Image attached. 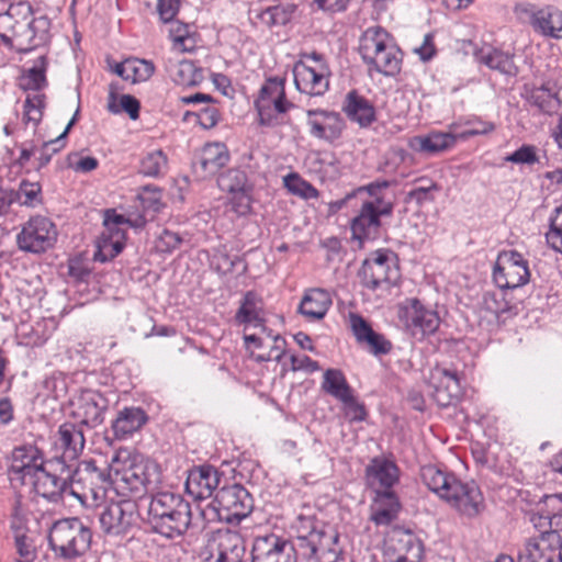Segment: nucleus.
I'll list each match as a JSON object with an SVG mask.
<instances>
[{"instance_id":"nucleus-19","label":"nucleus","mask_w":562,"mask_h":562,"mask_svg":"<svg viewBox=\"0 0 562 562\" xmlns=\"http://www.w3.org/2000/svg\"><path fill=\"white\" fill-rule=\"evenodd\" d=\"M293 76L295 87L300 92L323 95L329 89L330 70L327 64L311 67L299 61L293 68Z\"/></svg>"},{"instance_id":"nucleus-48","label":"nucleus","mask_w":562,"mask_h":562,"mask_svg":"<svg viewBox=\"0 0 562 562\" xmlns=\"http://www.w3.org/2000/svg\"><path fill=\"white\" fill-rule=\"evenodd\" d=\"M507 290L508 289L498 288V291L485 292L482 301L483 308L495 315L497 318H501L505 314H515V305L512 301L506 299Z\"/></svg>"},{"instance_id":"nucleus-1","label":"nucleus","mask_w":562,"mask_h":562,"mask_svg":"<svg viewBox=\"0 0 562 562\" xmlns=\"http://www.w3.org/2000/svg\"><path fill=\"white\" fill-rule=\"evenodd\" d=\"M50 20L46 15L33 16L27 2L10 4L0 13V38L18 53H29L49 41Z\"/></svg>"},{"instance_id":"nucleus-63","label":"nucleus","mask_w":562,"mask_h":562,"mask_svg":"<svg viewBox=\"0 0 562 562\" xmlns=\"http://www.w3.org/2000/svg\"><path fill=\"white\" fill-rule=\"evenodd\" d=\"M15 548L20 557L18 562H33L36 558V552L32 540L25 535L18 533L15 536Z\"/></svg>"},{"instance_id":"nucleus-23","label":"nucleus","mask_w":562,"mask_h":562,"mask_svg":"<svg viewBox=\"0 0 562 562\" xmlns=\"http://www.w3.org/2000/svg\"><path fill=\"white\" fill-rule=\"evenodd\" d=\"M221 481L218 471L210 465L203 464L190 471L186 481V491L196 501L211 497Z\"/></svg>"},{"instance_id":"nucleus-64","label":"nucleus","mask_w":562,"mask_h":562,"mask_svg":"<svg viewBox=\"0 0 562 562\" xmlns=\"http://www.w3.org/2000/svg\"><path fill=\"white\" fill-rule=\"evenodd\" d=\"M363 344H367L370 351L375 356L386 355L392 349V342L376 331H373Z\"/></svg>"},{"instance_id":"nucleus-40","label":"nucleus","mask_w":562,"mask_h":562,"mask_svg":"<svg viewBox=\"0 0 562 562\" xmlns=\"http://www.w3.org/2000/svg\"><path fill=\"white\" fill-rule=\"evenodd\" d=\"M560 544V535L555 531H543L539 541L528 540L518 553V562H539L546 560V550Z\"/></svg>"},{"instance_id":"nucleus-12","label":"nucleus","mask_w":562,"mask_h":562,"mask_svg":"<svg viewBox=\"0 0 562 562\" xmlns=\"http://www.w3.org/2000/svg\"><path fill=\"white\" fill-rule=\"evenodd\" d=\"M528 260L516 250L503 251L497 256L493 280L497 288L514 290L529 282Z\"/></svg>"},{"instance_id":"nucleus-31","label":"nucleus","mask_w":562,"mask_h":562,"mask_svg":"<svg viewBox=\"0 0 562 562\" xmlns=\"http://www.w3.org/2000/svg\"><path fill=\"white\" fill-rule=\"evenodd\" d=\"M261 297L254 291H247L240 300L234 321L237 325H252L255 327H260L263 333L270 335V330L265 326V319L261 316Z\"/></svg>"},{"instance_id":"nucleus-9","label":"nucleus","mask_w":562,"mask_h":562,"mask_svg":"<svg viewBox=\"0 0 562 562\" xmlns=\"http://www.w3.org/2000/svg\"><path fill=\"white\" fill-rule=\"evenodd\" d=\"M46 69L47 58L40 56L21 80V87L27 92L24 102V120L32 122L35 126L42 121L45 108L46 95L42 90L47 86Z\"/></svg>"},{"instance_id":"nucleus-36","label":"nucleus","mask_w":562,"mask_h":562,"mask_svg":"<svg viewBox=\"0 0 562 562\" xmlns=\"http://www.w3.org/2000/svg\"><path fill=\"white\" fill-rule=\"evenodd\" d=\"M392 37L381 26L367 29L360 37L359 52L367 64L389 46L393 45Z\"/></svg>"},{"instance_id":"nucleus-4","label":"nucleus","mask_w":562,"mask_h":562,"mask_svg":"<svg viewBox=\"0 0 562 562\" xmlns=\"http://www.w3.org/2000/svg\"><path fill=\"white\" fill-rule=\"evenodd\" d=\"M296 547L304 559L337 562L342 548L338 532L314 517L300 516L296 525Z\"/></svg>"},{"instance_id":"nucleus-25","label":"nucleus","mask_w":562,"mask_h":562,"mask_svg":"<svg viewBox=\"0 0 562 562\" xmlns=\"http://www.w3.org/2000/svg\"><path fill=\"white\" fill-rule=\"evenodd\" d=\"M431 379L436 381L432 397L439 406L447 407L459 398L461 386L457 371L437 367Z\"/></svg>"},{"instance_id":"nucleus-6","label":"nucleus","mask_w":562,"mask_h":562,"mask_svg":"<svg viewBox=\"0 0 562 562\" xmlns=\"http://www.w3.org/2000/svg\"><path fill=\"white\" fill-rule=\"evenodd\" d=\"M91 541V529L77 517L55 521L48 535L50 549L65 560L82 557L90 549Z\"/></svg>"},{"instance_id":"nucleus-55","label":"nucleus","mask_w":562,"mask_h":562,"mask_svg":"<svg viewBox=\"0 0 562 562\" xmlns=\"http://www.w3.org/2000/svg\"><path fill=\"white\" fill-rule=\"evenodd\" d=\"M128 81L132 83L145 82L155 72L153 61L136 57L128 58Z\"/></svg>"},{"instance_id":"nucleus-37","label":"nucleus","mask_w":562,"mask_h":562,"mask_svg":"<svg viewBox=\"0 0 562 562\" xmlns=\"http://www.w3.org/2000/svg\"><path fill=\"white\" fill-rule=\"evenodd\" d=\"M474 56L480 64L485 65L492 70H497L510 77L518 75V67L513 60L514 56L508 53L486 46L475 50Z\"/></svg>"},{"instance_id":"nucleus-49","label":"nucleus","mask_w":562,"mask_h":562,"mask_svg":"<svg viewBox=\"0 0 562 562\" xmlns=\"http://www.w3.org/2000/svg\"><path fill=\"white\" fill-rule=\"evenodd\" d=\"M414 183L417 186L407 192V201H414L419 206L426 202L435 201L434 192L440 190L437 182L427 177H418L414 180Z\"/></svg>"},{"instance_id":"nucleus-35","label":"nucleus","mask_w":562,"mask_h":562,"mask_svg":"<svg viewBox=\"0 0 562 562\" xmlns=\"http://www.w3.org/2000/svg\"><path fill=\"white\" fill-rule=\"evenodd\" d=\"M147 422L148 415L143 408L124 407L119 411L116 418L112 422V430L115 438L125 439L138 431Z\"/></svg>"},{"instance_id":"nucleus-13","label":"nucleus","mask_w":562,"mask_h":562,"mask_svg":"<svg viewBox=\"0 0 562 562\" xmlns=\"http://www.w3.org/2000/svg\"><path fill=\"white\" fill-rule=\"evenodd\" d=\"M71 416L80 426L99 427L109 409V400L99 391L82 390L71 402Z\"/></svg>"},{"instance_id":"nucleus-46","label":"nucleus","mask_w":562,"mask_h":562,"mask_svg":"<svg viewBox=\"0 0 562 562\" xmlns=\"http://www.w3.org/2000/svg\"><path fill=\"white\" fill-rule=\"evenodd\" d=\"M297 7L293 3H280L261 11L257 16L268 27L286 25L294 16Z\"/></svg>"},{"instance_id":"nucleus-27","label":"nucleus","mask_w":562,"mask_h":562,"mask_svg":"<svg viewBox=\"0 0 562 562\" xmlns=\"http://www.w3.org/2000/svg\"><path fill=\"white\" fill-rule=\"evenodd\" d=\"M366 474L371 486L378 485L379 491H392L398 482L400 469L393 460L375 457L367 465Z\"/></svg>"},{"instance_id":"nucleus-44","label":"nucleus","mask_w":562,"mask_h":562,"mask_svg":"<svg viewBox=\"0 0 562 562\" xmlns=\"http://www.w3.org/2000/svg\"><path fill=\"white\" fill-rule=\"evenodd\" d=\"M170 78L176 85L183 87L198 86L203 80L202 69L191 60H178L168 67Z\"/></svg>"},{"instance_id":"nucleus-54","label":"nucleus","mask_w":562,"mask_h":562,"mask_svg":"<svg viewBox=\"0 0 562 562\" xmlns=\"http://www.w3.org/2000/svg\"><path fill=\"white\" fill-rule=\"evenodd\" d=\"M137 199L145 211L154 213L159 212L164 207L162 190L155 184H147L140 188Z\"/></svg>"},{"instance_id":"nucleus-24","label":"nucleus","mask_w":562,"mask_h":562,"mask_svg":"<svg viewBox=\"0 0 562 562\" xmlns=\"http://www.w3.org/2000/svg\"><path fill=\"white\" fill-rule=\"evenodd\" d=\"M307 124L312 136L326 140L337 139L344 128L339 113L326 110H308Z\"/></svg>"},{"instance_id":"nucleus-62","label":"nucleus","mask_w":562,"mask_h":562,"mask_svg":"<svg viewBox=\"0 0 562 562\" xmlns=\"http://www.w3.org/2000/svg\"><path fill=\"white\" fill-rule=\"evenodd\" d=\"M252 190H246L241 192H234L231 199L232 210L238 216H245L251 211V193Z\"/></svg>"},{"instance_id":"nucleus-32","label":"nucleus","mask_w":562,"mask_h":562,"mask_svg":"<svg viewBox=\"0 0 562 562\" xmlns=\"http://www.w3.org/2000/svg\"><path fill=\"white\" fill-rule=\"evenodd\" d=\"M342 111L350 121L358 123L360 127L370 126L376 119L373 104L356 90L347 93Z\"/></svg>"},{"instance_id":"nucleus-60","label":"nucleus","mask_w":562,"mask_h":562,"mask_svg":"<svg viewBox=\"0 0 562 562\" xmlns=\"http://www.w3.org/2000/svg\"><path fill=\"white\" fill-rule=\"evenodd\" d=\"M345 401H340L345 406V415L350 422H362L367 417V411L363 404L359 403L353 396V392L347 396Z\"/></svg>"},{"instance_id":"nucleus-15","label":"nucleus","mask_w":562,"mask_h":562,"mask_svg":"<svg viewBox=\"0 0 562 562\" xmlns=\"http://www.w3.org/2000/svg\"><path fill=\"white\" fill-rule=\"evenodd\" d=\"M514 12L518 20L529 23L535 32L548 37H560L562 11L559 9L551 5L537 8L531 3H518L515 5Z\"/></svg>"},{"instance_id":"nucleus-43","label":"nucleus","mask_w":562,"mask_h":562,"mask_svg":"<svg viewBox=\"0 0 562 562\" xmlns=\"http://www.w3.org/2000/svg\"><path fill=\"white\" fill-rule=\"evenodd\" d=\"M403 53L395 45L389 46L380 55L367 63L370 69H374L379 74L386 77H394L400 74L402 68Z\"/></svg>"},{"instance_id":"nucleus-5","label":"nucleus","mask_w":562,"mask_h":562,"mask_svg":"<svg viewBox=\"0 0 562 562\" xmlns=\"http://www.w3.org/2000/svg\"><path fill=\"white\" fill-rule=\"evenodd\" d=\"M252 508L254 498L250 493L241 484L234 483L221 487L214 499L200 510V516L207 522L225 520L233 524L246 518Z\"/></svg>"},{"instance_id":"nucleus-22","label":"nucleus","mask_w":562,"mask_h":562,"mask_svg":"<svg viewBox=\"0 0 562 562\" xmlns=\"http://www.w3.org/2000/svg\"><path fill=\"white\" fill-rule=\"evenodd\" d=\"M43 452L33 445L15 447L12 451L10 473L12 480H19L21 484L26 482L42 465H44Z\"/></svg>"},{"instance_id":"nucleus-34","label":"nucleus","mask_w":562,"mask_h":562,"mask_svg":"<svg viewBox=\"0 0 562 562\" xmlns=\"http://www.w3.org/2000/svg\"><path fill=\"white\" fill-rule=\"evenodd\" d=\"M121 480L126 484V487L133 493H140L147 490L158 480L156 465L150 462H136L122 473Z\"/></svg>"},{"instance_id":"nucleus-11","label":"nucleus","mask_w":562,"mask_h":562,"mask_svg":"<svg viewBox=\"0 0 562 562\" xmlns=\"http://www.w3.org/2000/svg\"><path fill=\"white\" fill-rule=\"evenodd\" d=\"M358 277L362 286L376 291L395 284L400 278V271L391 256L379 250L362 262Z\"/></svg>"},{"instance_id":"nucleus-20","label":"nucleus","mask_w":562,"mask_h":562,"mask_svg":"<svg viewBox=\"0 0 562 562\" xmlns=\"http://www.w3.org/2000/svg\"><path fill=\"white\" fill-rule=\"evenodd\" d=\"M134 522V504L131 502L112 503L99 515L100 528L106 536H123Z\"/></svg>"},{"instance_id":"nucleus-41","label":"nucleus","mask_w":562,"mask_h":562,"mask_svg":"<svg viewBox=\"0 0 562 562\" xmlns=\"http://www.w3.org/2000/svg\"><path fill=\"white\" fill-rule=\"evenodd\" d=\"M330 304L331 300L327 291L313 289L303 296L299 311L311 319H322L326 315Z\"/></svg>"},{"instance_id":"nucleus-26","label":"nucleus","mask_w":562,"mask_h":562,"mask_svg":"<svg viewBox=\"0 0 562 562\" xmlns=\"http://www.w3.org/2000/svg\"><path fill=\"white\" fill-rule=\"evenodd\" d=\"M407 317V327L412 335L419 339L435 334L440 325L438 313L424 306L417 299L412 300Z\"/></svg>"},{"instance_id":"nucleus-2","label":"nucleus","mask_w":562,"mask_h":562,"mask_svg":"<svg viewBox=\"0 0 562 562\" xmlns=\"http://www.w3.org/2000/svg\"><path fill=\"white\" fill-rule=\"evenodd\" d=\"M424 484L452 508L468 518L479 516L484 509V497L474 481L463 482L453 473H447L435 465L420 470Z\"/></svg>"},{"instance_id":"nucleus-39","label":"nucleus","mask_w":562,"mask_h":562,"mask_svg":"<svg viewBox=\"0 0 562 562\" xmlns=\"http://www.w3.org/2000/svg\"><path fill=\"white\" fill-rule=\"evenodd\" d=\"M305 162L310 171L317 173L322 180H335L340 175L339 160L331 151H312L307 155Z\"/></svg>"},{"instance_id":"nucleus-42","label":"nucleus","mask_w":562,"mask_h":562,"mask_svg":"<svg viewBox=\"0 0 562 562\" xmlns=\"http://www.w3.org/2000/svg\"><path fill=\"white\" fill-rule=\"evenodd\" d=\"M81 427L75 423H64L59 426L58 440L64 448V454L70 459L77 458L85 447L86 440Z\"/></svg>"},{"instance_id":"nucleus-58","label":"nucleus","mask_w":562,"mask_h":562,"mask_svg":"<svg viewBox=\"0 0 562 562\" xmlns=\"http://www.w3.org/2000/svg\"><path fill=\"white\" fill-rule=\"evenodd\" d=\"M78 114H79V109L76 110L74 116L67 124L66 128L58 137L43 144V147L41 149V154L38 157L40 167H44L50 161V158L53 155H52V153H49V148L52 146L57 145V144H60V146H65V144H66L65 138H66L67 134L69 133L70 128L76 123Z\"/></svg>"},{"instance_id":"nucleus-17","label":"nucleus","mask_w":562,"mask_h":562,"mask_svg":"<svg viewBox=\"0 0 562 562\" xmlns=\"http://www.w3.org/2000/svg\"><path fill=\"white\" fill-rule=\"evenodd\" d=\"M55 465L65 470L63 461L45 462L23 485H32L37 495L57 502L63 494L68 493V475L65 477L56 475L53 469Z\"/></svg>"},{"instance_id":"nucleus-28","label":"nucleus","mask_w":562,"mask_h":562,"mask_svg":"<svg viewBox=\"0 0 562 562\" xmlns=\"http://www.w3.org/2000/svg\"><path fill=\"white\" fill-rule=\"evenodd\" d=\"M213 546L215 548L212 549V552H216L215 562H244L245 547L237 532L218 531L213 538Z\"/></svg>"},{"instance_id":"nucleus-30","label":"nucleus","mask_w":562,"mask_h":562,"mask_svg":"<svg viewBox=\"0 0 562 562\" xmlns=\"http://www.w3.org/2000/svg\"><path fill=\"white\" fill-rule=\"evenodd\" d=\"M521 97L539 112L552 115L558 112L561 106V100L555 91L549 85L533 87L525 85Z\"/></svg>"},{"instance_id":"nucleus-47","label":"nucleus","mask_w":562,"mask_h":562,"mask_svg":"<svg viewBox=\"0 0 562 562\" xmlns=\"http://www.w3.org/2000/svg\"><path fill=\"white\" fill-rule=\"evenodd\" d=\"M168 169L167 155L161 149L147 151L139 161V173L149 178H160Z\"/></svg>"},{"instance_id":"nucleus-61","label":"nucleus","mask_w":562,"mask_h":562,"mask_svg":"<svg viewBox=\"0 0 562 562\" xmlns=\"http://www.w3.org/2000/svg\"><path fill=\"white\" fill-rule=\"evenodd\" d=\"M352 333L359 344L364 340L374 331L371 325L359 314L351 313L349 316Z\"/></svg>"},{"instance_id":"nucleus-14","label":"nucleus","mask_w":562,"mask_h":562,"mask_svg":"<svg viewBox=\"0 0 562 562\" xmlns=\"http://www.w3.org/2000/svg\"><path fill=\"white\" fill-rule=\"evenodd\" d=\"M57 239V231L54 223L44 216L31 217L16 236L21 250L41 254L53 247Z\"/></svg>"},{"instance_id":"nucleus-10","label":"nucleus","mask_w":562,"mask_h":562,"mask_svg":"<svg viewBox=\"0 0 562 562\" xmlns=\"http://www.w3.org/2000/svg\"><path fill=\"white\" fill-rule=\"evenodd\" d=\"M126 216L117 214L114 209H108L103 214V231L97 240V251L93 259L99 262L112 260L125 247Z\"/></svg>"},{"instance_id":"nucleus-16","label":"nucleus","mask_w":562,"mask_h":562,"mask_svg":"<svg viewBox=\"0 0 562 562\" xmlns=\"http://www.w3.org/2000/svg\"><path fill=\"white\" fill-rule=\"evenodd\" d=\"M296 547L293 542L274 533L254 539L251 562H296Z\"/></svg>"},{"instance_id":"nucleus-51","label":"nucleus","mask_w":562,"mask_h":562,"mask_svg":"<svg viewBox=\"0 0 562 562\" xmlns=\"http://www.w3.org/2000/svg\"><path fill=\"white\" fill-rule=\"evenodd\" d=\"M218 183L222 190L229 193L252 190V184L248 181L246 172L240 169H229L222 173Z\"/></svg>"},{"instance_id":"nucleus-56","label":"nucleus","mask_w":562,"mask_h":562,"mask_svg":"<svg viewBox=\"0 0 562 562\" xmlns=\"http://www.w3.org/2000/svg\"><path fill=\"white\" fill-rule=\"evenodd\" d=\"M18 193V203L35 207L42 203V188L38 182L21 181Z\"/></svg>"},{"instance_id":"nucleus-53","label":"nucleus","mask_w":562,"mask_h":562,"mask_svg":"<svg viewBox=\"0 0 562 562\" xmlns=\"http://www.w3.org/2000/svg\"><path fill=\"white\" fill-rule=\"evenodd\" d=\"M108 110L113 114L125 112L131 120H137L139 117L140 102L131 94H123L120 99V104H117L116 97L112 91L109 95Z\"/></svg>"},{"instance_id":"nucleus-52","label":"nucleus","mask_w":562,"mask_h":562,"mask_svg":"<svg viewBox=\"0 0 562 562\" xmlns=\"http://www.w3.org/2000/svg\"><path fill=\"white\" fill-rule=\"evenodd\" d=\"M284 187L292 193L305 200L317 199L318 191L299 173L291 172L283 177Z\"/></svg>"},{"instance_id":"nucleus-21","label":"nucleus","mask_w":562,"mask_h":562,"mask_svg":"<svg viewBox=\"0 0 562 562\" xmlns=\"http://www.w3.org/2000/svg\"><path fill=\"white\" fill-rule=\"evenodd\" d=\"M383 214L374 211L372 204L362 203L357 216L350 222L352 238L360 245L373 241L381 237Z\"/></svg>"},{"instance_id":"nucleus-33","label":"nucleus","mask_w":562,"mask_h":562,"mask_svg":"<svg viewBox=\"0 0 562 562\" xmlns=\"http://www.w3.org/2000/svg\"><path fill=\"white\" fill-rule=\"evenodd\" d=\"M229 160L227 147L222 143L206 144L199 158L193 162L196 172L203 176L217 173Z\"/></svg>"},{"instance_id":"nucleus-3","label":"nucleus","mask_w":562,"mask_h":562,"mask_svg":"<svg viewBox=\"0 0 562 562\" xmlns=\"http://www.w3.org/2000/svg\"><path fill=\"white\" fill-rule=\"evenodd\" d=\"M147 512L153 529L167 538L181 536L196 525L190 503L180 494L159 492L153 495Z\"/></svg>"},{"instance_id":"nucleus-38","label":"nucleus","mask_w":562,"mask_h":562,"mask_svg":"<svg viewBox=\"0 0 562 562\" xmlns=\"http://www.w3.org/2000/svg\"><path fill=\"white\" fill-rule=\"evenodd\" d=\"M401 504L393 491H376L371 520L378 526L390 525L396 519Z\"/></svg>"},{"instance_id":"nucleus-7","label":"nucleus","mask_w":562,"mask_h":562,"mask_svg":"<svg viewBox=\"0 0 562 562\" xmlns=\"http://www.w3.org/2000/svg\"><path fill=\"white\" fill-rule=\"evenodd\" d=\"M110 485L106 469L98 468L93 460L81 461L72 472L68 471V493L82 504L89 498H104Z\"/></svg>"},{"instance_id":"nucleus-57","label":"nucleus","mask_w":562,"mask_h":562,"mask_svg":"<svg viewBox=\"0 0 562 562\" xmlns=\"http://www.w3.org/2000/svg\"><path fill=\"white\" fill-rule=\"evenodd\" d=\"M546 237L551 247L562 254V205L550 217V229Z\"/></svg>"},{"instance_id":"nucleus-29","label":"nucleus","mask_w":562,"mask_h":562,"mask_svg":"<svg viewBox=\"0 0 562 562\" xmlns=\"http://www.w3.org/2000/svg\"><path fill=\"white\" fill-rule=\"evenodd\" d=\"M458 139V134L452 132H430L427 135H417L409 138L408 146L418 153L436 155L452 148Z\"/></svg>"},{"instance_id":"nucleus-45","label":"nucleus","mask_w":562,"mask_h":562,"mask_svg":"<svg viewBox=\"0 0 562 562\" xmlns=\"http://www.w3.org/2000/svg\"><path fill=\"white\" fill-rule=\"evenodd\" d=\"M322 390L338 401L347 400L353 391L339 369H327L323 375Z\"/></svg>"},{"instance_id":"nucleus-50","label":"nucleus","mask_w":562,"mask_h":562,"mask_svg":"<svg viewBox=\"0 0 562 562\" xmlns=\"http://www.w3.org/2000/svg\"><path fill=\"white\" fill-rule=\"evenodd\" d=\"M538 521L532 518L536 527H543V519L562 514V493L546 494L538 503Z\"/></svg>"},{"instance_id":"nucleus-8","label":"nucleus","mask_w":562,"mask_h":562,"mask_svg":"<svg viewBox=\"0 0 562 562\" xmlns=\"http://www.w3.org/2000/svg\"><path fill=\"white\" fill-rule=\"evenodd\" d=\"M255 106L260 125H277L279 123L278 115L286 113L289 109L294 106L293 103L286 100L285 80L280 77L268 78L260 88Z\"/></svg>"},{"instance_id":"nucleus-18","label":"nucleus","mask_w":562,"mask_h":562,"mask_svg":"<svg viewBox=\"0 0 562 562\" xmlns=\"http://www.w3.org/2000/svg\"><path fill=\"white\" fill-rule=\"evenodd\" d=\"M387 551L393 554L392 562H420L424 546L413 531L395 527L387 540Z\"/></svg>"},{"instance_id":"nucleus-59","label":"nucleus","mask_w":562,"mask_h":562,"mask_svg":"<svg viewBox=\"0 0 562 562\" xmlns=\"http://www.w3.org/2000/svg\"><path fill=\"white\" fill-rule=\"evenodd\" d=\"M506 161L520 165H533L539 161L536 147L522 145L505 158Z\"/></svg>"}]
</instances>
